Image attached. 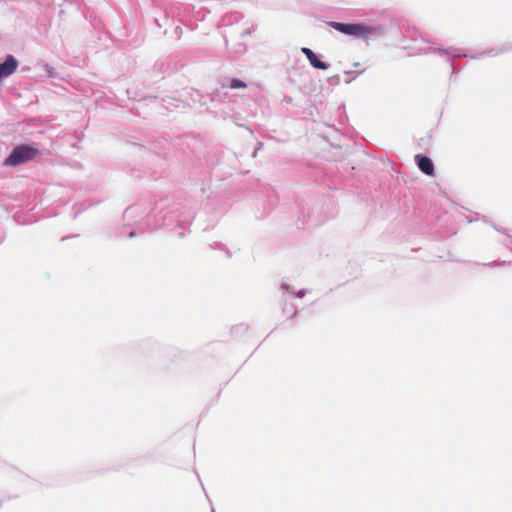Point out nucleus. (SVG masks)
<instances>
[{"label":"nucleus","instance_id":"obj_1","mask_svg":"<svg viewBox=\"0 0 512 512\" xmlns=\"http://www.w3.org/2000/svg\"><path fill=\"white\" fill-rule=\"evenodd\" d=\"M38 150L36 148L19 145L15 147L11 154L4 160L5 166H17L26 163L36 157Z\"/></svg>","mask_w":512,"mask_h":512},{"label":"nucleus","instance_id":"obj_2","mask_svg":"<svg viewBox=\"0 0 512 512\" xmlns=\"http://www.w3.org/2000/svg\"><path fill=\"white\" fill-rule=\"evenodd\" d=\"M329 25L343 34L354 37H363L375 33V28L361 23L330 22Z\"/></svg>","mask_w":512,"mask_h":512},{"label":"nucleus","instance_id":"obj_3","mask_svg":"<svg viewBox=\"0 0 512 512\" xmlns=\"http://www.w3.org/2000/svg\"><path fill=\"white\" fill-rule=\"evenodd\" d=\"M415 161L421 172L428 176L434 175V164L429 157L422 154H417L415 156Z\"/></svg>","mask_w":512,"mask_h":512},{"label":"nucleus","instance_id":"obj_4","mask_svg":"<svg viewBox=\"0 0 512 512\" xmlns=\"http://www.w3.org/2000/svg\"><path fill=\"white\" fill-rule=\"evenodd\" d=\"M18 67V62L14 56L8 55L5 62L0 63V78L8 77L13 74Z\"/></svg>","mask_w":512,"mask_h":512},{"label":"nucleus","instance_id":"obj_5","mask_svg":"<svg viewBox=\"0 0 512 512\" xmlns=\"http://www.w3.org/2000/svg\"><path fill=\"white\" fill-rule=\"evenodd\" d=\"M302 52L306 55L307 59L309 60L310 64L317 69L326 70L328 69L329 65L325 62H322L318 59L317 55L309 48H302Z\"/></svg>","mask_w":512,"mask_h":512},{"label":"nucleus","instance_id":"obj_6","mask_svg":"<svg viewBox=\"0 0 512 512\" xmlns=\"http://www.w3.org/2000/svg\"><path fill=\"white\" fill-rule=\"evenodd\" d=\"M246 86H247L246 83L239 79H233L230 83L231 89L245 88Z\"/></svg>","mask_w":512,"mask_h":512}]
</instances>
